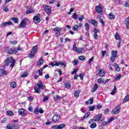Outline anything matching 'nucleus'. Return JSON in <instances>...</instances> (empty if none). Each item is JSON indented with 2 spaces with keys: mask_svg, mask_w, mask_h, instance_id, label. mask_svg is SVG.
<instances>
[{
  "mask_svg": "<svg viewBox=\"0 0 129 129\" xmlns=\"http://www.w3.org/2000/svg\"><path fill=\"white\" fill-rule=\"evenodd\" d=\"M77 53H82L83 52V48H78V49H77Z\"/></svg>",
  "mask_w": 129,
  "mask_h": 129,
  "instance_id": "ea45409f",
  "label": "nucleus"
},
{
  "mask_svg": "<svg viewBox=\"0 0 129 129\" xmlns=\"http://www.w3.org/2000/svg\"><path fill=\"white\" fill-rule=\"evenodd\" d=\"M128 100H129V94L125 96V97H124V98L123 100V103H124L125 102H127V101H128Z\"/></svg>",
  "mask_w": 129,
  "mask_h": 129,
  "instance_id": "393cba45",
  "label": "nucleus"
},
{
  "mask_svg": "<svg viewBox=\"0 0 129 129\" xmlns=\"http://www.w3.org/2000/svg\"><path fill=\"white\" fill-rule=\"evenodd\" d=\"M27 76H28V72H25V73L21 75V77L22 78H25V77H27Z\"/></svg>",
  "mask_w": 129,
  "mask_h": 129,
  "instance_id": "a19ab883",
  "label": "nucleus"
},
{
  "mask_svg": "<svg viewBox=\"0 0 129 129\" xmlns=\"http://www.w3.org/2000/svg\"><path fill=\"white\" fill-rule=\"evenodd\" d=\"M11 20L14 22L15 24H18L19 23V18L16 17H12Z\"/></svg>",
  "mask_w": 129,
  "mask_h": 129,
  "instance_id": "5701e85b",
  "label": "nucleus"
},
{
  "mask_svg": "<svg viewBox=\"0 0 129 129\" xmlns=\"http://www.w3.org/2000/svg\"><path fill=\"white\" fill-rule=\"evenodd\" d=\"M11 25H13V23H12L11 21H9L2 23L1 27L2 28H4V27H6V26H11Z\"/></svg>",
  "mask_w": 129,
  "mask_h": 129,
  "instance_id": "2eb2a0df",
  "label": "nucleus"
},
{
  "mask_svg": "<svg viewBox=\"0 0 129 129\" xmlns=\"http://www.w3.org/2000/svg\"><path fill=\"white\" fill-rule=\"evenodd\" d=\"M40 17L41 14H38L34 16L33 22L34 23V24H39L40 22H41V19H40Z\"/></svg>",
  "mask_w": 129,
  "mask_h": 129,
  "instance_id": "20e7f679",
  "label": "nucleus"
},
{
  "mask_svg": "<svg viewBox=\"0 0 129 129\" xmlns=\"http://www.w3.org/2000/svg\"><path fill=\"white\" fill-rule=\"evenodd\" d=\"M79 59L81 61H84V60L85 59V56H84L83 55H81V56L79 57Z\"/></svg>",
  "mask_w": 129,
  "mask_h": 129,
  "instance_id": "79ce46f5",
  "label": "nucleus"
},
{
  "mask_svg": "<svg viewBox=\"0 0 129 129\" xmlns=\"http://www.w3.org/2000/svg\"><path fill=\"white\" fill-rule=\"evenodd\" d=\"M11 87H12V88H16V87H17V84H16V82H12L11 84Z\"/></svg>",
  "mask_w": 129,
  "mask_h": 129,
  "instance_id": "c756f323",
  "label": "nucleus"
},
{
  "mask_svg": "<svg viewBox=\"0 0 129 129\" xmlns=\"http://www.w3.org/2000/svg\"><path fill=\"white\" fill-rule=\"evenodd\" d=\"M40 71H43V68H41L39 70H38V73L39 74L40 76H42L43 75V72H40Z\"/></svg>",
  "mask_w": 129,
  "mask_h": 129,
  "instance_id": "a18cd8bd",
  "label": "nucleus"
},
{
  "mask_svg": "<svg viewBox=\"0 0 129 129\" xmlns=\"http://www.w3.org/2000/svg\"><path fill=\"white\" fill-rule=\"evenodd\" d=\"M121 78V75L119 74L115 78V81H118V80H120V78Z\"/></svg>",
  "mask_w": 129,
  "mask_h": 129,
  "instance_id": "473e14b6",
  "label": "nucleus"
},
{
  "mask_svg": "<svg viewBox=\"0 0 129 129\" xmlns=\"http://www.w3.org/2000/svg\"><path fill=\"white\" fill-rule=\"evenodd\" d=\"M72 18L73 19H75V20H76L77 19H78V17H77V15H76V13H75L73 16H72Z\"/></svg>",
  "mask_w": 129,
  "mask_h": 129,
  "instance_id": "864d4df0",
  "label": "nucleus"
},
{
  "mask_svg": "<svg viewBox=\"0 0 129 129\" xmlns=\"http://www.w3.org/2000/svg\"><path fill=\"white\" fill-rule=\"evenodd\" d=\"M94 121H95V120L94 119V117H93L92 119H91L89 121V123L90 124V123H91L92 122H94Z\"/></svg>",
  "mask_w": 129,
  "mask_h": 129,
  "instance_id": "6e6d98bb",
  "label": "nucleus"
},
{
  "mask_svg": "<svg viewBox=\"0 0 129 129\" xmlns=\"http://www.w3.org/2000/svg\"><path fill=\"white\" fill-rule=\"evenodd\" d=\"M64 87L67 89H70L71 88V85H70L69 82H68L65 84Z\"/></svg>",
  "mask_w": 129,
  "mask_h": 129,
  "instance_id": "bb28decb",
  "label": "nucleus"
},
{
  "mask_svg": "<svg viewBox=\"0 0 129 129\" xmlns=\"http://www.w3.org/2000/svg\"><path fill=\"white\" fill-rule=\"evenodd\" d=\"M8 54H16V53H18V51H17V48L16 47H13L11 48L10 49H9L8 52Z\"/></svg>",
  "mask_w": 129,
  "mask_h": 129,
  "instance_id": "0eeeda50",
  "label": "nucleus"
},
{
  "mask_svg": "<svg viewBox=\"0 0 129 129\" xmlns=\"http://www.w3.org/2000/svg\"><path fill=\"white\" fill-rule=\"evenodd\" d=\"M97 82L99 83H104V80L103 78H99L97 80Z\"/></svg>",
  "mask_w": 129,
  "mask_h": 129,
  "instance_id": "e433bc0d",
  "label": "nucleus"
},
{
  "mask_svg": "<svg viewBox=\"0 0 129 129\" xmlns=\"http://www.w3.org/2000/svg\"><path fill=\"white\" fill-rule=\"evenodd\" d=\"M85 27L86 29V31H88V30H89V24H88V23H86L85 24Z\"/></svg>",
  "mask_w": 129,
  "mask_h": 129,
  "instance_id": "58836bf2",
  "label": "nucleus"
},
{
  "mask_svg": "<svg viewBox=\"0 0 129 129\" xmlns=\"http://www.w3.org/2000/svg\"><path fill=\"white\" fill-rule=\"evenodd\" d=\"M90 24L93 25V26H97V21L96 20H92L90 21Z\"/></svg>",
  "mask_w": 129,
  "mask_h": 129,
  "instance_id": "a878e982",
  "label": "nucleus"
},
{
  "mask_svg": "<svg viewBox=\"0 0 129 129\" xmlns=\"http://www.w3.org/2000/svg\"><path fill=\"white\" fill-rule=\"evenodd\" d=\"M89 115H90V112H87L84 115V118H87L89 116Z\"/></svg>",
  "mask_w": 129,
  "mask_h": 129,
  "instance_id": "c03bdc74",
  "label": "nucleus"
},
{
  "mask_svg": "<svg viewBox=\"0 0 129 129\" xmlns=\"http://www.w3.org/2000/svg\"><path fill=\"white\" fill-rule=\"evenodd\" d=\"M83 19H84V16L81 15V17L79 18V21L82 22V21H83Z\"/></svg>",
  "mask_w": 129,
  "mask_h": 129,
  "instance_id": "3c124183",
  "label": "nucleus"
},
{
  "mask_svg": "<svg viewBox=\"0 0 129 129\" xmlns=\"http://www.w3.org/2000/svg\"><path fill=\"white\" fill-rule=\"evenodd\" d=\"M124 6L125 7V8H128L129 7V1L128 2H126L125 4H124Z\"/></svg>",
  "mask_w": 129,
  "mask_h": 129,
  "instance_id": "13d9d810",
  "label": "nucleus"
},
{
  "mask_svg": "<svg viewBox=\"0 0 129 129\" xmlns=\"http://www.w3.org/2000/svg\"><path fill=\"white\" fill-rule=\"evenodd\" d=\"M97 88H98V85L95 84L93 88L92 92H95L97 90Z\"/></svg>",
  "mask_w": 129,
  "mask_h": 129,
  "instance_id": "cd10ccee",
  "label": "nucleus"
},
{
  "mask_svg": "<svg viewBox=\"0 0 129 129\" xmlns=\"http://www.w3.org/2000/svg\"><path fill=\"white\" fill-rule=\"evenodd\" d=\"M114 120V117H111L110 119L107 121V123H110L111 121Z\"/></svg>",
  "mask_w": 129,
  "mask_h": 129,
  "instance_id": "603ef678",
  "label": "nucleus"
},
{
  "mask_svg": "<svg viewBox=\"0 0 129 129\" xmlns=\"http://www.w3.org/2000/svg\"><path fill=\"white\" fill-rule=\"evenodd\" d=\"M34 114H38V113H39V109L38 108L35 109L34 111Z\"/></svg>",
  "mask_w": 129,
  "mask_h": 129,
  "instance_id": "09e8293b",
  "label": "nucleus"
},
{
  "mask_svg": "<svg viewBox=\"0 0 129 129\" xmlns=\"http://www.w3.org/2000/svg\"><path fill=\"white\" fill-rule=\"evenodd\" d=\"M99 21H100V23L101 24H102V26L104 25V22H103V20L101 18H99Z\"/></svg>",
  "mask_w": 129,
  "mask_h": 129,
  "instance_id": "774afa93",
  "label": "nucleus"
},
{
  "mask_svg": "<svg viewBox=\"0 0 129 129\" xmlns=\"http://www.w3.org/2000/svg\"><path fill=\"white\" fill-rule=\"evenodd\" d=\"M1 72L2 74H3V75H8V72L6 71V70L5 69H1Z\"/></svg>",
  "mask_w": 129,
  "mask_h": 129,
  "instance_id": "7c9ffc66",
  "label": "nucleus"
},
{
  "mask_svg": "<svg viewBox=\"0 0 129 129\" xmlns=\"http://www.w3.org/2000/svg\"><path fill=\"white\" fill-rule=\"evenodd\" d=\"M98 75L99 77H104L105 75V73H104V71L102 69H100L98 71Z\"/></svg>",
  "mask_w": 129,
  "mask_h": 129,
  "instance_id": "f8f14e48",
  "label": "nucleus"
},
{
  "mask_svg": "<svg viewBox=\"0 0 129 129\" xmlns=\"http://www.w3.org/2000/svg\"><path fill=\"white\" fill-rule=\"evenodd\" d=\"M79 29V27L78 26V25H75L74 26H73L72 30L73 31H75L76 32H77Z\"/></svg>",
  "mask_w": 129,
  "mask_h": 129,
  "instance_id": "b1692460",
  "label": "nucleus"
},
{
  "mask_svg": "<svg viewBox=\"0 0 129 129\" xmlns=\"http://www.w3.org/2000/svg\"><path fill=\"white\" fill-rule=\"evenodd\" d=\"M37 86L39 89H44V86H43L42 81H39L38 84H37Z\"/></svg>",
  "mask_w": 129,
  "mask_h": 129,
  "instance_id": "dca6fc26",
  "label": "nucleus"
},
{
  "mask_svg": "<svg viewBox=\"0 0 129 129\" xmlns=\"http://www.w3.org/2000/svg\"><path fill=\"white\" fill-rule=\"evenodd\" d=\"M125 24L126 25V29H129V16L125 20Z\"/></svg>",
  "mask_w": 129,
  "mask_h": 129,
  "instance_id": "6ab92c4d",
  "label": "nucleus"
},
{
  "mask_svg": "<svg viewBox=\"0 0 129 129\" xmlns=\"http://www.w3.org/2000/svg\"><path fill=\"white\" fill-rule=\"evenodd\" d=\"M90 111H93L95 109V106H91L89 107Z\"/></svg>",
  "mask_w": 129,
  "mask_h": 129,
  "instance_id": "4c0bfd02",
  "label": "nucleus"
},
{
  "mask_svg": "<svg viewBox=\"0 0 129 129\" xmlns=\"http://www.w3.org/2000/svg\"><path fill=\"white\" fill-rule=\"evenodd\" d=\"M37 51H38V45H35L32 48L31 51L30 52V53L28 55V58H32L33 57H35V54H36V53H37Z\"/></svg>",
  "mask_w": 129,
  "mask_h": 129,
  "instance_id": "f03ea898",
  "label": "nucleus"
},
{
  "mask_svg": "<svg viewBox=\"0 0 129 129\" xmlns=\"http://www.w3.org/2000/svg\"><path fill=\"white\" fill-rule=\"evenodd\" d=\"M96 12L98 14H101L102 13V8L101 6H97L96 7Z\"/></svg>",
  "mask_w": 129,
  "mask_h": 129,
  "instance_id": "ddd939ff",
  "label": "nucleus"
},
{
  "mask_svg": "<svg viewBox=\"0 0 129 129\" xmlns=\"http://www.w3.org/2000/svg\"><path fill=\"white\" fill-rule=\"evenodd\" d=\"M26 20L24 19L22 20L20 24L19 25V28H21V29H25L26 28Z\"/></svg>",
  "mask_w": 129,
  "mask_h": 129,
  "instance_id": "1a4fd4ad",
  "label": "nucleus"
},
{
  "mask_svg": "<svg viewBox=\"0 0 129 129\" xmlns=\"http://www.w3.org/2000/svg\"><path fill=\"white\" fill-rule=\"evenodd\" d=\"M78 48H77V47H76V44H74L73 45V50L75 51V52H76L77 51V49Z\"/></svg>",
  "mask_w": 129,
  "mask_h": 129,
  "instance_id": "8fccbe9b",
  "label": "nucleus"
},
{
  "mask_svg": "<svg viewBox=\"0 0 129 129\" xmlns=\"http://www.w3.org/2000/svg\"><path fill=\"white\" fill-rule=\"evenodd\" d=\"M35 13V10L33 8H30L29 10H28L26 12V14L29 15V14H32V13Z\"/></svg>",
  "mask_w": 129,
  "mask_h": 129,
  "instance_id": "aec40b11",
  "label": "nucleus"
},
{
  "mask_svg": "<svg viewBox=\"0 0 129 129\" xmlns=\"http://www.w3.org/2000/svg\"><path fill=\"white\" fill-rule=\"evenodd\" d=\"M7 114H8V115H14V112H13V111H7Z\"/></svg>",
  "mask_w": 129,
  "mask_h": 129,
  "instance_id": "37998d69",
  "label": "nucleus"
},
{
  "mask_svg": "<svg viewBox=\"0 0 129 129\" xmlns=\"http://www.w3.org/2000/svg\"><path fill=\"white\" fill-rule=\"evenodd\" d=\"M115 39H116V40H119V41L121 39V38H120V36L118 35L117 32H116V34L115 35Z\"/></svg>",
  "mask_w": 129,
  "mask_h": 129,
  "instance_id": "2f4dec72",
  "label": "nucleus"
},
{
  "mask_svg": "<svg viewBox=\"0 0 129 129\" xmlns=\"http://www.w3.org/2000/svg\"><path fill=\"white\" fill-rule=\"evenodd\" d=\"M54 63L55 66H59V65H61V66H63V68L66 67V64L64 62H61L60 61H55Z\"/></svg>",
  "mask_w": 129,
  "mask_h": 129,
  "instance_id": "9d476101",
  "label": "nucleus"
},
{
  "mask_svg": "<svg viewBox=\"0 0 129 129\" xmlns=\"http://www.w3.org/2000/svg\"><path fill=\"white\" fill-rule=\"evenodd\" d=\"M54 32H60L61 31V29L59 28L58 27H55L53 29Z\"/></svg>",
  "mask_w": 129,
  "mask_h": 129,
  "instance_id": "49530a36",
  "label": "nucleus"
},
{
  "mask_svg": "<svg viewBox=\"0 0 129 129\" xmlns=\"http://www.w3.org/2000/svg\"><path fill=\"white\" fill-rule=\"evenodd\" d=\"M109 112V109L107 108V109H105V111L104 112V114H107V113Z\"/></svg>",
  "mask_w": 129,
  "mask_h": 129,
  "instance_id": "e2e57ef3",
  "label": "nucleus"
},
{
  "mask_svg": "<svg viewBox=\"0 0 129 129\" xmlns=\"http://www.w3.org/2000/svg\"><path fill=\"white\" fill-rule=\"evenodd\" d=\"M52 128L58 129V125H53L51 126Z\"/></svg>",
  "mask_w": 129,
  "mask_h": 129,
  "instance_id": "338daca9",
  "label": "nucleus"
},
{
  "mask_svg": "<svg viewBox=\"0 0 129 129\" xmlns=\"http://www.w3.org/2000/svg\"><path fill=\"white\" fill-rule=\"evenodd\" d=\"M40 89L39 88L37 87V86L34 87V91L36 93H39L40 92Z\"/></svg>",
  "mask_w": 129,
  "mask_h": 129,
  "instance_id": "f704fd0d",
  "label": "nucleus"
},
{
  "mask_svg": "<svg viewBox=\"0 0 129 129\" xmlns=\"http://www.w3.org/2000/svg\"><path fill=\"white\" fill-rule=\"evenodd\" d=\"M119 111H120V105H118L112 110L111 113L112 114H117V113H119Z\"/></svg>",
  "mask_w": 129,
  "mask_h": 129,
  "instance_id": "423d86ee",
  "label": "nucleus"
},
{
  "mask_svg": "<svg viewBox=\"0 0 129 129\" xmlns=\"http://www.w3.org/2000/svg\"><path fill=\"white\" fill-rule=\"evenodd\" d=\"M80 78L82 80H83V77H84V74H80L79 76Z\"/></svg>",
  "mask_w": 129,
  "mask_h": 129,
  "instance_id": "680f3d73",
  "label": "nucleus"
},
{
  "mask_svg": "<svg viewBox=\"0 0 129 129\" xmlns=\"http://www.w3.org/2000/svg\"><path fill=\"white\" fill-rule=\"evenodd\" d=\"M72 63L74 65H77L78 64V61L76 60H74L72 61Z\"/></svg>",
  "mask_w": 129,
  "mask_h": 129,
  "instance_id": "5fc2aeb1",
  "label": "nucleus"
},
{
  "mask_svg": "<svg viewBox=\"0 0 129 129\" xmlns=\"http://www.w3.org/2000/svg\"><path fill=\"white\" fill-rule=\"evenodd\" d=\"M77 71H78V69H75V70H74L73 72L72 73V74H75V73H77Z\"/></svg>",
  "mask_w": 129,
  "mask_h": 129,
  "instance_id": "052dcab7",
  "label": "nucleus"
},
{
  "mask_svg": "<svg viewBox=\"0 0 129 129\" xmlns=\"http://www.w3.org/2000/svg\"><path fill=\"white\" fill-rule=\"evenodd\" d=\"M101 118H102V114H97L95 117H94L95 121H99V120H100Z\"/></svg>",
  "mask_w": 129,
  "mask_h": 129,
  "instance_id": "9b49d317",
  "label": "nucleus"
},
{
  "mask_svg": "<svg viewBox=\"0 0 129 129\" xmlns=\"http://www.w3.org/2000/svg\"><path fill=\"white\" fill-rule=\"evenodd\" d=\"M59 119H60L59 114H55L52 117V121H53V122H55V123L57 122V121H58Z\"/></svg>",
  "mask_w": 129,
  "mask_h": 129,
  "instance_id": "6e6552de",
  "label": "nucleus"
},
{
  "mask_svg": "<svg viewBox=\"0 0 129 129\" xmlns=\"http://www.w3.org/2000/svg\"><path fill=\"white\" fill-rule=\"evenodd\" d=\"M42 8H44V10L48 16H50L52 13V10H51V7L48 6L47 5H44L42 6Z\"/></svg>",
  "mask_w": 129,
  "mask_h": 129,
  "instance_id": "7ed1b4c3",
  "label": "nucleus"
},
{
  "mask_svg": "<svg viewBox=\"0 0 129 129\" xmlns=\"http://www.w3.org/2000/svg\"><path fill=\"white\" fill-rule=\"evenodd\" d=\"M19 126H16L13 124H9L7 126V128L8 129H17L18 128Z\"/></svg>",
  "mask_w": 129,
  "mask_h": 129,
  "instance_id": "4468645a",
  "label": "nucleus"
},
{
  "mask_svg": "<svg viewBox=\"0 0 129 129\" xmlns=\"http://www.w3.org/2000/svg\"><path fill=\"white\" fill-rule=\"evenodd\" d=\"M97 109H100V108H102V105H101L100 104H99L97 105Z\"/></svg>",
  "mask_w": 129,
  "mask_h": 129,
  "instance_id": "bf43d9fd",
  "label": "nucleus"
},
{
  "mask_svg": "<svg viewBox=\"0 0 129 129\" xmlns=\"http://www.w3.org/2000/svg\"><path fill=\"white\" fill-rule=\"evenodd\" d=\"M85 103L87 105H88V104H92L93 103V98H90L88 101H86Z\"/></svg>",
  "mask_w": 129,
  "mask_h": 129,
  "instance_id": "412c9836",
  "label": "nucleus"
},
{
  "mask_svg": "<svg viewBox=\"0 0 129 129\" xmlns=\"http://www.w3.org/2000/svg\"><path fill=\"white\" fill-rule=\"evenodd\" d=\"M19 113L22 116H26V113H25V111L23 109H20L19 110Z\"/></svg>",
  "mask_w": 129,
  "mask_h": 129,
  "instance_id": "a211bd4d",
  "label": "nucleus"
},
{
  "mask_svg": "<svg viewBox=\"0 0 129 129\" xmlns=\"http://www.w3.org/2000/svg\"><path fill=\"white\" fill-rule=\"evenodd\" d=\"M107 122L106 121H103L102 123V126H105V125H106V124H107Z\"/></svg>",
  "mask_w": 129,
  "mask_h": 129,
  "instance_id": "69168bd1",
  "label": "nucleus"
},
{
  "mask_svg": "<svg viewBox=\"0 0 129 129\" xmlns=\"http://www.w3.org/2000/svg\"><path fill=\"white\" fill-rule=\"evenodd\" d=\"M81 91L80 90H78L75 92L74 96L75 97H78L79 96V93H80Z\"/></svg>",
  "mask_w": 129,
  "mask_h": 129,
  "instance_id": "c85d7f7f",
  "label": "nucleus"
},
{
  "mask_svg": "<svg viewBox=\"0 0 129 129\" xmlns=\"http://www.w3.org/2000/svg\"><path fill=\"white\" fill-rule=\"evenodd\" d=\"M44 63V59L41 57L37 61V66H41Z\"/></svg>",
  "mask_w": 129,
  "mask_h": 129,
  "instance_id": "f3484780",
  "label": "nucleus"
},
{
  "mask_svg": "<svg viewBox=\"0 0 129 129\" xmlns=\"http://www.w3.org/2000/svg\"><path fill=\"white\" fill-rule=\"evenodd\" d=\"M10 43H11V44H12L13 45H15V44L18 43V41H16V40H14V41H10Z\"/></svg>",
  "mask_w": 129,
  "mask_h": 129,
  "instance_id": "4d7b16f0",
  "label": "nucleus"
},
{
  "mask_svg": "<svg viewBox=\"0 0 129 129\" xmlns=\"http://www.w3.org/2000/svg\"><path fill=\"white\" fill-rule=\"evenodd\" d=\"M48 99H49V97H48V96H45L43 100V102H45V101H47Z\"/></svg>",
  "mask_w": 129,
  "mask_h": 129,
  "instance_id": "de8ad7c7",
  "label": "nucleus"
},
{
  "mask_svg": "<svg viewBox=\"0 0 129 129\" xmlns=\"http://www.w3.org/2000/svg\"><path fill=\"white\" fill-rule=\"evenodd\" d=\"M57 125H58V129H62L65 127V124H60Z\"/></svg>",
  "mask_w": 129,
  "mask_h": 129,
  "instance_id": "72a5a7b5",
  "label": "nucleus"
},
{
  "mask_svg": "<svg viewBox=\"0 0 129 129\" xmlns=\"http://www.w3.org/2000/svg\"><path fill=\"white\" fill-rule=\"evenodd\" d=\"M96 125H97L96 123L93 122L90 125V126L91 128H95V127H96Z\"/></svg>",
  "mask_w": 129,
  "mask_h": 129,
  "instance_id": "c9c22d12",
  "label": "nucleus"
},
{
  "mask_svg": "<svg viewBox=\"0 0 129 129\" xmlns=\"http://www.w3.org/2000/svg\"><path fill=\"white\" fill-rule=\"evenodd\" d=\"M109 18L110 20H114L115 19V16L113 14V13H111L109 14Z\"/></svg>",
  "mask_w": 129,
  "mask_h": 129,
  "instance_id": "4be33fe9",
  "label": "nucleus"
},
{
  "mask_svg": "<svg viewBox=\"0 0 129 129\" xmlns=\"http://www.w3.org/2000/svg\"><path fill=\"white\" fill-rule=\"evenodd\" d=\"M5 61L7 66L10 65V64H11V63L10 67H11L12 68H14V67H15V64H16V60L14 59L11 57H8L5 60Z\"/></svg>",
  "mask_w": 129,
  "mask_h": 129,
  "instance_id": "f257e3e1",
  "label": "nucleus"
},
{
  "mask_svg": "<svg viewBox=\"0 0 129 129\" xmlns=\"http://www.w3.org/2000/svg\"><path fill=\"white\" fill-rule=\"evenodd\" d=\"M117 56V51L112 50L111 52V56L110 60L111 62L115 61V58Z\"/></svg>",
  "mask_w": 129,
  "mask_h": 129,
  "instance_id": "39448f33",
  "label": "nucleus"
},
{
  "mask_svg": "<svg viewBox=\"0 0 129 129\" xmlns=\"http://www.w3.org/2000/svg\"><path fill=\"white\" fill-rule=\"evenodd\" d=\"M4 12H9V8L8 7H4L3 9Z\"/></svg>",
  "mask_w": 129,
  "mask_h": 129,
  "instance_id": "0e129e2a",
  "label": "nucleus"
}]
</instances>
